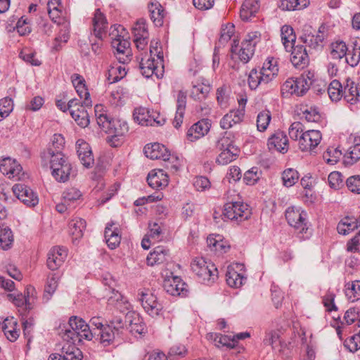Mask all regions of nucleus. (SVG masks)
<instances>
[{
  "instance_id": "42",
  "label": "nucleus",
  "mask_w": 360,
  "mask_h": 360,
  "mask_svg": "<svg viewBox=\"0 0 360 360\" xmlns=\"http://www.w3.org/2000/svg\"><path fill=\"white\" fill-rule=\"evenodd\" d=\"M357 228H359L358 219L345 217L339 222L337 230L339 233L347 235Z\"/></svg>"
},
{
  "instance_id": "44",
  "label": "nucleus",
  "mask_w": 360,
  "mask_h": 360,
  "mask_svg": "<svg viewBox=\"0 0 360 360\" xmlns=\"http://www.w3.org/2000/svg\"><path fill=\"white\" fill-rule=\"evenodd\" d=\"M152 112L148 109L139 107L134 110L133 116L134 120L139 124L149 126L151 124Z\"/></svg>"
},
{
  "instance_id": "20",
  "label": "nucleus",
  "mask_w": 360,
  "mask_h": 360,
  "mask_svg": "<svg viewBox=\"0 0 360 360\" xmlns=\"http://www.w3.org/2000/svg\"><path fill=\"white\" fill-rule=\"evenodd\" d=\"M158 62H155L153 58L148 56V54L146 53L144 56L141 58V61L139 63V68L142 75L149 78L155 74L157 77L159 78L162 74V72H158Z\"/></svg>"
},
{
  "instance_id": "28",
  "label": "nucleus",
  "mask_w": 360,
  "mask_h": 360,
  "mask_svg": "<svg viewBox=\"0 0 360 360\" xmlns=\"http://www.w3.org/2000/svg\"><path fill=\"white\" fill-rule=\"evenodd\" d=\"M210 130V126L208 122L202 120L194 124L188 130L186 134L187 139L191 142H193L202 137H203Z\"/></svg>"
},
{
  "instance_id": "30",
  "label": "nucleus",
  "mask_w": 360,
  "mask_h": 360,
  "mask_svg": "<svg viewBox=\"0 0 360 360\" xmlns=\"http://www.w3.org/2000/svg\"><path fill=\"white\" fill-rule=\"evenodd\" d=\"M184 283H182L181 278L178 276H174L172 279H166L164 281L163 288L165 290L169 295H185L184 292Z\"/></svg>"
},
{
  "instance_id": "31",
  "label": "nucleus",
  "mask_w": 360,
  "mask_h": 360,
  "mask_svg": "<svg viewBox=\"0 0 360 360\" xmlns=\"http://www.w3.org/2000/svg\"><path fill=\"white\" fill-rule=\"evenodd\" d=\"M210 90V84L207 80L203 79L200 83L193 84L190 96L195 101H201L207 97Z\"/></svg>"
},
{
  "instance_id": "2",
  "label": "nucleus",
  "mask_w": 360,
  "mask_h": 360,
  "mask_svg": "<svg viewBox=\"0 0 360 360\" xmlns=\"http://www.w3.org/2000/svg\"><path fill=\"white\" fill-rule=\"evenodd\" d=\"M94 334L96 335V331L91 330L82 319L76 316H71L68 323L59 326L58 335L64 341L73 344L80 342L82 339L91 340Z\"/></svg>"
},
{
  "instance_id": "57",
  "label": "nucleus",
  "mask_w": 360,
  "mask_h": 360,
  "mask_svg": "<svg viewBox=\"0 0 360 360\" xmlns=\"http://www.w3.org/2000/svg\"><path fill=\"white\" fill-rule=\"evenodd\" d=\"M261 171L258 167H254L244 174L243 181L248 185H254L259 179Z\"/></svg>"
},
{
  "instance_id": "12",
  "label": "nucleus",
  "mask_w": 360,
  "mask_h": 360,
  "mask_svg": "<svg viewBox=\"0 0 360 360\" xmlns=\"http://www.w3.org/2000/svg\"><path fill=\"white\" fill-rule=\"evenodd\" d=\"M321 134L318 130H307L302 133L299 139V148L302 151L312 152L320 143Z\"/></svg>"
},
{
  "instance_id": "10",
  "label": "nucleus",
  "mask_w": 360,
  "mask_h": 360,
  "mask_svg": "<svg viewBox=\"0 0 360 360\" xmlns=\"http://www.w3.org/2000/svg\"><path fill=\"white\" fill-rule=\"evenodd\" d=\"M91 106H86L84 103H79L77 99L69 101V111L72 117L78 126L85 128L90 123L88 109L91 110Z\"/></svg>"
},
{
  "instance_id": "63",
  "label": "nucleus",
  "mask_w": 360,
  "mask_h": 360,
  "mask_svg": "<svg viewBox=\"0 0 360 360\" xmlns=\"http://www.w3.org/2000/svg\"><path fill=\"white\" fill-rule=\"evenodd\" d=\"M344 345L352 352H355L360 349V330L357 334L345 340Z\"/></svg>"
},
{
  "instance_id": "54",
  "label": "nucleus",
  "mask_w": 360,
  "mask_h": 360,
  "mask_svg": "<svg viewBox=\"0 0 360 360\" xmlns=\"http://www.w3.org/2000/svg\"><path fill=\"white\" fill-rule=\"evenodd\" d=\"M342 155V151L338 148L330 147L323 153V158L329 165H335L340 160Z\"/></svg>"
},
{
  "instance_id": "1",
  "label": "nucleus",
  "mask_w": 360,
  "mask_h": 360,
  "mask_svg": "<svg viewBox=\"0 0 360 360\" xmlns=\"http://www.w3.org/2000/svg\"><path fill=\"white\" fill-rule=\"evenodd\" d=\"M95 115L98 126L109 136L107 141L112 147H118L123 141L129 131L127 122L122 120L112 119L102 105H96Z\"/></svg>"
},
{
  "instance_id": "22",
  "label": "nucleus",
  "mask_w": 360,
  "mask_h": 360,
  "mask_svg": "<svg viewBox=\"0 0 360 360\" xmlns=\"http://www.w3.org/2000/svg\"><path fill=\"white\" fill-rule=\"evenodd\" d=\"M72 84L81 98H84L83 103L86 106H91L92 102L90 98V94L85 84V80L82 76L78 74H74L71 77Z\"/></svg>"
},
{
  "instance_id": "14",
  "label": "nucleus",
  "mask_w": 360,
  "mask_h": 360,
  "mask_svg": "<svg viewBox=\"0 0 360 360\" xmlns=\"http://www.w3.org/2000/svg\"><path fill=\"white\" fill-rule=\"evenodd\" d=\"M1 172L9 179L20 180L24 176L22 166L10 158L4 159L0 163Z\"/></svg>"
},
{
  "instance_id": "62",
  "label": "nucleus",
  "mask_w": 360,
  "mask_h": 360,
  "mask_svg": "<svg viewBox=\"0 0 360 360\" xmlns=\"http://www.w3.org/2000/svg\"><path fill=\"white\" fill-rule=\"evenodd\" d=\"M7 298L17 307L24 308L25 310H27L26 300L22 293H9L7 295Z\"/></svg>"
},
{
  "instance_id": "23",
  "label": "nucleus",
  "mask_w": 360,
  "mask_h": 360,
  "mask_svg": "<svg viewBox=\"0 0 360 360\" xmlns=\"http://www.w3.org/2000/svg\"><path fill=\"white\" fill-rule=\"evenodd\" d=\"M148 185L155 189H162L168 184V176L161 169L151 171L147 177Z\"/></svg>"
},
{
  "instance_id": "50",
  "label": "nucleus",
  "mask_w": 360,
  "mask_h": 360,
  "mask_svg": "<svg viewBox=\"0 0 360 360\" xmlns=\"http://www.w3.org/2000/svg\"><path fill=\"white\" fill-rule=\"evenodd\" d=\"M328 94L332 101H339L343 96V87L341 83L338 80H333L328 87Z\"/></svg>"
},
{
  "instance_id": "5",
  "label": "nucleus",
  "mask_w": 360,
  "mask_h": 360,
  "mask_svg": "<svg viewBox=\"0 0 360 360\" xmlns=\"http://www.w3.org/2000/svg\"><path fill=\"white\" fill-rule=\"evenodd\" d=\"M191 266L193 272L205 285H211L218 277L217 268L212 263L207 262L203 257H196Z\"/></svg>"
},
{
  "instance_id": "58",
  "label": "nucleus",
  "mask_w": 360,
  "mask_h": 360,
  "mask_svg": "<svg viewBox=\"0 0 360 360\" xmlns=\"http://www.w3.org/2000/svg\"><path fill=\"white\" fill-rule=\"evenodd\" d=\"M13 108V101L8 97L0 100V121L7 117Z\"/></svg>"
},
{
  "instance_id": "49",
  "label": "nucleus",
  "mask_w": 360,
  "mask_h": 360,
  "mask_svg": "<svg viewBox=\"0 0 360 360\" xmlns=\"http://www.w3.org/2000/svg\"><path fill=\"white\" fill-rule=\"evenodd\" d=\"M65 139L61 134H56L53 136L51 139V144L49 148L44 150L42 153H48L49 150H52L53 154L63 153L62 150L64 148Z\"/></svg>"
},
{
  "instance_id": "51",
  "label": "nucleus",
  "mask_w": 360,
  "mask_h": 360,
  "mask_svg": "<svg viewBox=\"0 0 360 360\" xmlns=\"http://www.w3.org/2000/svg\"><path fill=\"white\" fill-rule=\"evenodd\" d=\"M127 74L125 68L121 65L112 66L108 70L107 79L109 83L112 84L122 79Z\"/></svg>"
},
{
  "instance_id": "25",
  "label": "nucleus",
  "mask_w": 360,
  "mask_h": 360,
  "mask_svg": "<svg viewBox=\"0 0 360 360\" xmlns=\"http://www.w3.org/2000/svg\"><path fill=\"white\" fill-rule=\"evenodd\" d=\"M282 335L283 330L281 329L271 330L266 333L264 343L271 345L273 349L282 352L283 348L287 345L281 337Z\"/></svg>"
},
{
  "instance_id": "16",
  "label": "nucleus",
  "mask_w": 360,
  "mask_h": 360,
  "mask_svg": "<svg viewBox=\"0 0 360 360\" xmlns=\"http://www.w3.org/2000/svg\"><path fill=\"white\" fill-rule=\"evenodd\" d=\"M67 255L68 253L65 248L63 247H53L48 253V268L52 271L58 269L64 262Z\"/></svg>"
},
{
  "instance_id": "55",
  "label": "nucleus",
  "mask_w": 360,
  "mask_h": 360,
  "mask_svg": "<svg viewBox=\"0 0 360 360\" xmlns=\"http://www.w3.org/2000/svg\"><path fill=\"white\" fill-rule=\"evenodd\" d=\"M271 118V113L269 110L260 112L257 117V128L258 131H265L269 124Z\"/></svg>"
},
{
  "instance_id": "41",
  "label": "nucleus",
  "mask_w": 360,
  "mask_h": 360,
  "mask_svg": "<svg viewBox=\"0 0 360 360\" xmlns=\"http://www.w3.org/2000/svg\"><path fill=\"white\" fill-rule=\"evenodd\" d=\"M330 56L334 60H341L345 58L348 51V47L345 42L342 41H337L333 42L330 45Z\"/></svg>"
},
{
  "instance_id": "37",
  "label": "nucleus",
  "mask_w": 360,
  "mask_h": 360,
  "mask_svg": "<svg viewBox=\"0 0 360 360\" xmlns=\"http://www.w3.org/2000/svg\"><path fill=\"white\" fill-rule=\"evenodd\" d=\"M148 10L150 18L154 24L158 27L162 26L165 14L164 8L161 4L158 1L151 2L148 5Z\"/></svg>"
},
{
  "instance_id": "48",
  "label": "nucleus",
  "mask_w": 360,
  "mask_h": 360,
  "mask_svg": "<svg viewBox=\"0 0 360 360\" xmlns=\"http://www.w3.org/2000/svg\"><path fill=\"white\" fill-rule=\"evenodd\" d=\"M345 61L351 67L356 66L360 61V46L356 42L352 49L348 48V51L345 56Z\"/></svg>"
},
{
  "instance_id": "26",
  "label": "nucleus",
  "mask_w": 360,
  "mask_h": 360,
  "mask_svg": "<svg viewBox=\"0 0 360 360\" xmlns=\"http://www.w3.org/2000/svg\"><path fill=\"white\" fill-rule=\"evenodd\" d=\"M290 60L292 65L298 68H303L309 63V56L305 47L302 45L294 46L292 49Z\"/></svg>"
},
{
  "instance_id": "15",
  "label": "nucleus",
  "mask_w": 360,
  "mask_h": 360,
  "mask_svg": "<svg viewBox=\"0 0 360 360\" xmlns=\"http://www.w3.org/2000/svg\"><path fill=\"white\" fill-rule=\"evenodd\" d=\"M108 25L105 15L97 8L92 19L93 34L101 41L107 36Z\"/></svg>"
},
{
  "instance_id": "8",
  "label": "nucleus",
  "mask_w": 360,
  "mask_h": 360,
  "mask_svg": "<svg viewBox=\"0 0 360 360\" xmlns=\"http://www.w3.org/2000/svg\"><path fill=\"white\" fill-rule=\"evenodd\" d=\"M250 214L248 205L243 202H231L224 205L223 216L228 219L243 221L248 219Z\"/></svg>"
},
{
  "instance_id": "60",
  "label": "nucleus",
  "mask_w": 360,
  "mask_h": 360,
  "mask_svg": "<svg viewBox=\"0 0 360 360\" xmlns=\"http://www.w3.org/2000/svg\"><path fill=\"white\" fill-rule=\"evenodd\" d=\"M82 196L80 191L76 188H67L63 193V200L70 205L71 202L79 200Z\"/></svg>"
},
{
  "instance_id": "40",
  "label": "nucleus",
  "mask_w": 360,
  "mask_h": 360,
  "mask_svg": "<svg viewBox=\"0 0 360 360\" xmlns=\"http://www.w3.org/2000/svg\"><path fill=\"white\" fill-rule=\"evenodd\" d=\"M227 284L231 288H240L245 281L246 278L238 273L233 268L228 267L226 273Z\"/></svg>"
},
{
  "instance_id": "24",
  "label": "nucleus",
  "mask_w": 360,
  "mask_h": 360,
  "mask_svg": "<svg viewBox=\"0 0 360 360\" xmlns=\"http://www.w3.org/2000/svg\"><path fill=\"white\" fill-rule=\"evenodd\" d=\"M347 102L354 104L360 102V84H356L347 78L343 87V96Z\"/></svg>"
},
{
  "instance_id": "21",
  "label": "nucleus",
  "mask_w": 360,
  "mask_h": 360,
  "mask_svg": "<svg viewBox=\"0 0 360 360\" xmlns=\"http://www.w3.org/2000/svg\"><path fill=\"white\" fill-rule=\"evenodd\" d=\"M125 321L129 322L128 330L131 333L143 334L147 331L145 323L139 315L134 311H129L125 314Z\"/></svg>"
},
{
  "instance_id": "39",
  "label": "nucleus",
  "mask_w": 360,
  "mask_h": 360,
  "mask_svg": "<svg viewBox=\"0 0 360 360\" xmlns=\"http://www.w3.org/2000/svg\"><path fill=\"white\" fill-rule=\"evenodd\" d=\"M209 338L213 339L215 345L219 347H226L229 349H233L237 345L235 338H231L229 335H223L218 333H210Z\"/></svg>"
},
{
  "instance_id": "17",
  "label": "nucleus",
  "mask_w": 360,
  "mask_h": 360,
  "mask_svg": "<svg viewBox=\"0 0 360 360\" xmlns=\"http://www.w3.org/2000/svg\"><path fill=\"white\" fill-rule=\"evenodd\" d=\"M144 153L152 160L162 159L165 162L170 160V153L164 145L158 143L147 144L144 147Z\"/></svg>"
},
{
  "instance_id": "59",
  "label": "nucleus",
  "mask_w": 360,
  "mask_h": 360,
  "mask_svg": "<svg viewBox=\"0 0 360 360\" xmlns=\"http://www.w3.org/2000/svg\"><path fill=\"white\" fill-rule=\"evenodd\" d=\"M261 84H264L263 76L260 71L252 69L248 76V84L251 89H256Z\"/></svg>"
},
{
  "instance_id": "56",
  "label": "nucleus",
  "mask_w": 360,
  "mask_h": 360,
  "mask_svg": "<svg viewBox=\"0 0 360 360\" xmlns=\"http://www.w3.org/2000/svg\"><path fill=\"white\" fill-rule=\"evenodd\" d=\"M298 179V172L293 169H288L283 172L282 179L284 186L286 187L293 186L297 181Z\"/></svg>"
},
{
  "instance_id": "36",
  "label": "nucleus",
  "mask_w": 360,
  "mask_h": 360,
  "mask_svg": "<svg viewBox=\"0 0 360 360\" xmlns=\"http://www.w3.org/2000/svg\"><path fill=\"white\" fill-rule=\"evenodd\" d=\"M71 342H66L62 347L63 360H82V353Z\"/></svg>"
},
{
  "instance_id": "4",
  "label": "nucleus",
  "mask_w": 360,
  "mask_h": 360,
  "mask_svg": "<svg viewBox=\"0 0 360 360\" xmlns=\"http://www.w3.org/2000/svg\"><path fill=\"white\" fill-rule=\"evenodd\" d=\"M285 215L288 224L298 231L300 238L307 239L310 237L306 212L301 207L291 206L285 210Z\"/></svg>"
},
{
  "instance_id": "52",
  "label": "nucleus",
  "mask_w": 360,
  "mask_h": 360,
  "mask_svg": "<svg viewBox=\"0 0 360 360\" xmlns=\"http://www.w3.org/2000/svg\"><path fill=\"white\" fill-rule=\"evenodd\" d=\"M108 325L116 332L117 336H120L124 331V330L129 328V322L125 321V316H115L111 321H110Z\"/></svg>"
},
{
  "instance_id": "43",
  "label": "nucleus",
  "mask_w": 360,
  "mask_h": 360,
  "mask_svg": "<svg viewBox=\"0 0 360 360\" xmlns=\"http://www.w3.org/2000/svg\"><path fill=\"white\" fill-rule=\"evenodd\" d=\"M69 227L70 233L72 235L73 240H77L83 236V231L86 227V221L83 219L75 218L70 222Z\"/></svg>"
},
{
  "instance_id": "61",
  "label": "nucleus",
  "mask_w": 360,
  "mask_h": 360,
  "mask_svg": "<svg viewBox=\"0 0 360 360\" xmlns=\"http://www.w3.org/2000/svg\"><path fill=\"white\" fill-rule=\"evenodd\" d=\"M303 131V124L300 122H295L290 126L288 134L291 139L299 141L300 136L304 133Z\"/></svg>"
},
{
  "instance_id": "6",
  "label": "nucleus",
  "mask_w": 360,
  "mask_h": 360,
  "mask_svg": "<svg viewBox=\"0 0 360 360\" xmlns=\"http://www.w3.org/2000/svg\"><path fill=\"white\" fill-rule=\"evenodd\" d=\"M311 77L312 75L309 72L307 75L302 74L295 79H288L282 86L283 94H294L297 96L304 95L312 84Z\"/></svg>"
},
{
  "instance_id": "13",
  "label": "nucleus",
  "mask_w": 360,
  "mask_h": 360,
  "mask_svg": "<svg viewBox=\"0 0 360 360\" xmlns=\"http://www.w3.org/2000/svg\"><path fill=\"white\" fill-rule=\"evenodd\" d=\"M229 139L226 138L221 139L218 142V147L221 150L224 145L226 148L224 149L217 158V163L221 165H225L230 163L236 159L238 155L239 150L238 148L232 146L229 143Z\"/></svg>"
},
{
  "instance_id": "33",
  "label": "nucleus",
  "mask_w": 360,
  "mask_h": 360,
  "mask_svg": "<svg viewBox=\"0 0 360 360\" xmlns=\"http://www.w3.org/2000/svg\"><path fill=\"white\" fill-rule=\"evenodd\" d=\"M116 336V332L108 324L103 327L98 333L96 332V335L94 334V338L104 347L112 344Z\"/></svg>"
},
{
  "instance_id": "34",
  "label": "nucleus",
  "mask_w": 360,
  "mask_h": 360,
  "mask_svg": "<svg viewBox=\"0 0 360 360\" xmlns=\"http://www.w3.org/2000/svg\"><path fill=\"white\" fill-rule=\"evenodd\" d=\"M114 223H110L107 225L105 229V238L108 246L113 250L116 248L120 243L121 236L120 231L117 227L113 228Z\"/></svg>"
},
{
  "instance_id": "64",
  "label": "nucleus",
  "mask_w": 360,
  "mask_h": 360,
  "mask_svg": "<svg viewBox=\"0 0 360 360\" xmlns=\"http://www.w3.org/2000/svg\"><path fill=\"white\" fill-rule=\"evenodd\" d=\"M347 186L351 192L360 194V176L355 175L349 177L347 180Z\"/></svg>"
},
{
  "instance_id": "29",
  "label": "nucleus",
  "mask_w": 360,
  "mask_h": 360,
  "mask_svg": "<svg viewBox=\"0 0 360 360\" xmlns=\"http://www.w3.org/2000/svg\"><path fill=\"white\" fill-rule=\"evenodd\" d=\"M111 28H113V30L110 33V36L115 37V38L112 37L111 42L112 46L116 50L115 53H122L130 50L129 42L127 39H124L123 37H121V35L118 34L119 28L124 30L123 27L120 25H115L111 27Z\"/></svg>"
},
{
  "instance_id": "35",
  "label": "nucleus",
  "mask_w": 360,
  "mask_h": 360,
  "mask_svg": "<svg viewBox=\"0 0 360 360\" xmlns=\"http://www.w3.org/2000/svg\"><path fill=\"white\" fill-rule=\"evenodd\" d=\"M59 279L60 276L57 273H51L49 274L43 295V300H44L45 302H48L56 290Z\"/></svg>"
},
{
  "instance_id": "19",
  "label": "nucleus",
  "mask_w": 360,
  "mask_h": 360,
  "mask_svg": "<svg viewBox=\"0 0 360 360\" xmlns=\"http://www.w3.org/2000/svg\"><path fill=\"white\" fill-rule=\"evenodd\" d=\"M268 147L270 150H276L282 153L288 150V139L283 131H278L268 140Z\"/></svg>"
},
{
  "instance_id": "11",
  "label": "nucleus",
  "mask_w": 360,
  "mask_h": 360,
  "mask_svg": "<svg viewBox=\"0 0 360 360\" xmlns=\"http://www.w3.org/2000/svg\"><path fill=\"white\" fill-rule=\"evenodd\" d=\"M15 195L29 207H34L39 202L37 195L29 186L23 184H16L12 188Z\"/></svg>"
},
{
  "instance_id": "32",
  "label": "nucleus",
  "mask_w": 360,
  "mask_h": 360,
  "mask_svg": "<svg viewBox=\"0 0 360 360\" xmlns=\"http://www.w3.org/2000/svg\"><path fill=\"white\" fill-rule=\"evenodd\" d=\"M259 8V0H245L240 11V16L243 20H249L255 15Z\"/></svg>"
},
{
  "instance_id": "3",
  "label": "nucleus",
  "mask_w": 360,
  "mask_h": 360,
  "mask_svg": "<svg viewBox=\"0 0 360 360\" xmlns=\"http://www.w3.org/2000/svg\"><path fill=\"white\" fill-rule=\"evenodd\" d=\"M52 150L48 153H41V159L46 164L50 163L52 175L59 182H65L69 179L72 166L68 158L63 153L53 154Z\"/></svg>"
},
{
  "instance_id": "18",
  "label": "nucleus",
  "mask_w": 360,
  "mask_h": 360,
  "mask_svg": "<svg viewBox=\"0 0 360 360\" xmlns=\"http://www.w3.org/2000/svg\"><path fill=\"white\" fill-rule=\"evenodd\" d=\"M231 51L233 55L238 56L241 62L247 63L253 56L255 48L251 44H248L247 42H242L239 46V42L233 40Z\"/></svg>"
},
{
  "instance_id": "47",
  "label": "nucleus",
  "mask_w": 360,
  "mask_h": 360,
  "mask_svg": "<svg viewBox=\"0 0 360 360\" xmlns=\"http://www.w3.org/2000/svg\"><path fill=\"white\" fill-rule=\"evenodd\" d=\"M360 160V144L351 146L343 158V163L350 166Z\"/></svg>"
},
{
  "instance_id": "46",
  "label": "nucleus",
  "mask_w": 360,
  "mask_h": 360,
  "mask_svg": "<svg viewBox=\"0 0 360 360\" xmlns=\"http://www.w3.org/2000/svg\"><path fill=\"white\" fill-rule=\"evenodd\" d=\"M13 241V236L11 230L4 225H0V247L3 250H8L11 248Z\"/></svg>"
},
{
  "instance_id": "53",
  "label": "nucleus",
  "mask_w": 360,
  "mask_h": 360,
  "mask_svg": "<svg viewBox=\"0 0 360 360\" xmlns=\"http://www.w3.org/2000/svg\"><path fill=\"white\" fill-rule=\"evenodd\" d=\"M235 31L233 24H227L221 29L220 37L218 41V48L224 46L231 38Z\"/></svg>"
},
{
  "instance_id": "38",
  "label": "nucleus",
  "mask_w": 360,
  "mask_h": 360,
  "mask_svg": "<svg viewBox=\"0 0 360 360\" xmlns=\"http://www.w3.org/2000/svg\"><path fill=\"white\" fill-rule=\"evenodd\" d=\"M281 37L283 44L287 51L295 46L296 36L292 27L283 25L281 29Z\"/></svg>"
},
{
  "instance_id": "27",
  "label": "nucleus",
  "mask_w": 360,
  "mask_h": 360,
  "mask_svg": "<svg viewBox=\"0 0 360 360\" xmlns=\"http://www.w3.org/2000/svg\"><path fill=\"white\" fill-rule=\"evenodd\" d=\"M169 258V250L163 247L158 246L150 252L147 258V264L149 266H154L163 264Z\"/></svg>"
},
{
  "instance_id": "9",
  "label": "nucleus",
  "mask_w": 360,
  "mask_h": 360,
  "mask_svg": "<svg viewBox=\"0 0 360 360\" xmlns=\"http://www.w3.org/2000/svg\"><path fill=\"white\" fill-rule=\"evenodd\" d=\"M139 300L144 310L151 316H158L162 309L156 295L150 289H143L139 294Z\"/></svg>"
},
{
  "instance_id": "45",
  "label": "nucleus",
  "mask_w": 360,
  "mask_h": 360,
  "mask_svg": "<svg viewBox=\"0 0 360 360\" xmlns=\"http://www.w3.org/2000/svg\"><path fill=\"white\" fill-rule=\"evenodd\" d=\"M345 295L350 302L360 300V281L348 283L345 285Z\"/></svg>"
},
{
  "instance_id": "7",
  "label": "nucleus",
  "mask_w": 360,
  "mask_h": 360,
  "mask_svg": "<svg viewBox=\"0 0 360 360\" xmlns=\"http://www.w3.org/2000/svg\"><path fill=\"white\" fill-rule=\"evenodd\" d=\"M327 27L321 25L316 34L312 27L309 25H304L302 30L300 40L310 48L316 49L323 46V41L326 37L325 32Z\"/></svg>"
}]
</instances>
